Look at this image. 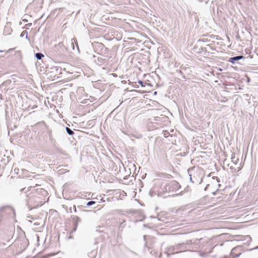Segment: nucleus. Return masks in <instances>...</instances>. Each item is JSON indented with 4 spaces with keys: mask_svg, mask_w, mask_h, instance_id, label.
I'll return each instance as SVG.
<instances>
[{
    "mask_svg": "<svg viewBox=\"0 0 258 258\" xmlns=\"http://www.w3.org/2000/svg\"><path fill=\"white\" fill-rule=\"evenodd\" d=\"M26 205L29 210H32L34 208H37L41 205L40 197H38L37 195L29 193L27 196V199L26 200Z\"/></svg>",
    "mask_w": 258,
    "mask_h": 258,
    "instance_id": "1",
    "label": "nucleus"
},
{
    "mask_svg": "<svg viewBox=\"0 0 258 258\" xmlns=\"http://www.w3.org/2000/svg\"><path fill=\"white\" fill-rule=\"evenodd\" d=\"M180 187L178 182L172 180L165 182L162 185L161 188L163 192L172 193L176 191Z\"/></svg>",
    "mask_w": 258,
    "mask_h": 258,
    "instance_id": "2",
    "label": "nucleus"
},
{
    "mask_svg": "<svg viewBox=\"0 0 258 258\" xmlns=\"http://www.w3.org/2000/svg\"><path fill=\"white\" fill-rule=\"evenodd\" d=\"M192 240H187L185 243H178L175 246V253L181 252L186 250H188L190 248L187 247V245L192 244Z\"/></svg>",
    "mask_w": 258,
    "mask_h": 258,
    "instance_id": "3",
    "label": "nucleus"
},
{
    "mask_svg": "<svg viewBox=\"0 0 258 258\" xmlns=\"http://www.w3.org/2000/svg\"><path fill=\"white\" fill-rule=\"evenodd\" d=\"M4 214L11 216H14L15 215V210L12 207L6 206L0 209V216H2Z\"/></svg>",
    "mask_w": 258,
    "mask_h": 258,
    "instance_id": "4",
    "label": "nucleus"
},
{
    "mask_svg": "<svg viewBox=\"0 0 258 258\" xmlns=\"http://www.w3.org/2000/svg\"><path fill=\"white\" fill-rule=\"evenodd\" d=\"M71 218L73 221V229L72 230V232H73L76 231L78 223L81 221V219L77 216H71Z\"/></svg>",
    "mask_w": 258,
    "mask_h": 258,
    "instance_id": "5",
    "label": "nucleus"
},
{
    "mask_svg": "<svg viewBox=\"0 0 258 258\" xmlns=\"http://www.w3.org/2000/svg\"><path fill=\"white\" fill-rule=\"evenodd\" d=\"M243 58V55H237L229 58L228 61L232 64H235L237 61H238Z\"/></svg>",
    "mask_w": 258,
    "mask_h": 258,
    "instance_id": "6",
    "label": "nucleus"
},
{
    "mask_svg": "<svg viewBox=\"0 0 258 258\" xmlns=\"http://www.w3.org/2000/svg\"><path fill=\"white\" fill-rule=\"evenodd\" d=\"M96 62L98 64L102 65L104 63H107L108 60L106 59H105L102 57L99 56L97 58V60Z\"/></svg>",
    "mask_w": 258,
    "mask_h": 258,
    "instance_id": "7",
    "label": "nucleus"
},
{
    "mask_svg": "<svg viewBox=\"0 0 258 258\" xmlns=\"http://www.w3.org/2000/svg\"><path fill=\"white\" fill-rule=\"evenodd\" d=\"M166 253H167L168 255L176 253L175 246H170L169 247H168L166 251Z\"/></svg>",
    "mask_w": 258,
    "mask_h": 258,
    "instance_id": "8",
    "label": "nucleus"
},
{
    "mask_svg": "<svg viewBox=\"0 0 258 258\" xmlns=\"http://www.w3.org/2000/svg\"><path fill=\"white\" fill-rule=\"evenodd\" d=\"M242 250V246H237L235 247H234L231 252V254H233L235 253L236 252L240 251Z\"/></svg>",
    "mask_w": 258,
    "mask_h": 258,
    "instance_id": "9",
    "label": "nucleus"
},
{
    "mask_svg": "<svg viewBox=\"0 0 258 258\" xmlns=\"http://www.w3.org/2000/svg\"><path fill=\"white\" fill-rule=\"evenodd\" d=\"M242 240L245 241L246 243H249L251 241V238L249 235H246L243 237V238L242 239Z\"/></svg>",
    "mask_w": 258,
    "mask_h": 258,
    "instance_id": "10",
    "label": "nucleus"
},
{
    "mask_svg": "<svg viewBox=\"0 0 258 258\" xmlns=\"http://www.w3.org/2000/svg\"><path fill=\"white\" fill-rule=\"evenodd\" d=\"M35 56L38 60H40L43 56L44 55L40 52L35 53Z\"/></svg>",
    "mask_w": 258,
    "mask_h": 258,
    "instance_id": "11",
    "label": "nucleus"
},
{
    "mask_svg": "<svg viewBox=\"0 0 258 258\" xmlns=\"http://www.w3.org/2000/svg\"><path fill=\"white\" fill-rule=\"evenodd\" d=\"M66 130L67 133L70 136H72L74 134V132L68 127H66Z\"/></svg>",
    "mask_w": 258,
    "mask_h": 258,
    "instance_id": "12",
    "label": "nucleus"
},
{
    "mask_svg": "<svg viewBox=\"0 0 258 258\" xmlns=\"http://www.w3.org/2000/svg\"><path fill=\"white\" fill-rule=\"evenodd\" d=\"M71 41H72V44L73 45V49H74V42H75L76 43V46H77V48L78 49L79 48V46H78V43L77 42V40H75V38H73V39H72Z\"/></svg>",
    "mask_w": 258,
    "mask_h": 258,
    "instance_id": "13",
    "label": "nucleus"
},
{
    "mask_svg": "<svg viewBox=\"0 0 258 258\" xmlns=\"http://www.w3.org/2000/svg\"><path fill=\"white\" fill-rule=\"evenodd\" d=\"M11 83V80H7L5 81V82H4V83H2V86H5V85H8L10 84Z\"/></svg>",
    "mask_w": 258,
    "mask_h": 258,
    "instance_id": "14",
    "label": "nucleus"
},
{
    "mask_svg": "<svg viewBox=\"0 0 258 258\" xmlns=\"http://www.w3.org/2000/svg\"><path fill=\"white\" fill-rule=\"evenodd\" d=\"M95 204V202L93 201H89L87 204L86 205L87 207L91 206Z\"/></svg>",
    "mask_w": 258,
    "mask_h": 258,
    "instance_id": "15",
    "label": "nucleus"
},
{
    "mask_svg": "<svg viewBox=\"0 0 258 258\" xmlns=\"http://www.w3.org/2000/svg\"><path fill=\"white\" fill-rule=\"evenodd\" d=\"M25 35H26V38H28V33L27 31H23L21 34V37H23Z\"/></svg>",
    "mask_w": 258,
    "mask_h": 258,
    "instance_id": "16",
    "label": "nucleus"
},
{
    "mask_svg": "<svg viewBox=\"0 0 258 258\" xmlns=\"http://www.w3.org/2000/svg\"><path fill=\"white\" fill-rule=\"evenodd\" d=\"M57 46L58 47H59L60 48H61L62 50H63V48L64 49H66V48L63 45V42H59L58 45H57Z\"/></svg>",
    "mask_w": 258,
    "mask_h": 258,
    "instance_id": "17",
    "label": "nucleus"
},
{
    "mask_svg": "<svg viewBox=\"0 0 258 258\" xmlns=\"http://www.w3.org/2000/svg\"><path fill=\"white\" fill-rule=\"evenodd\" d=\"M190 172H191V171H190V170H188V174H189V177H190V181L191 182H192V183H195V180H194L192 179V177H191L192 175H191V174L190 173Z\"/></svg>",
    "mask_w": 258,
    "mask_h": 258,
    "instance_id": "18",
    "label": "nucleus"
},
{
    "mask_svg": "<svg viewBox=\"0 0 258 258\" xmlns=\"http://www.w3.org/2000/svg\"><path fill=\"white\" fill-rule=\"evenodd\" d=\"M32 188V186H30L29 187L28 190H27L26 191H25V188H22L20 191L21 192H23L24 191V192H27L28 190H29L31 188Z\"/></svg>",
    "mask_w": 258,
    "mask_h": 258,
    "instance_id": "19",
    "label": "nucleus"
},
{
    "mask_svg": "<svg viewBox=\"0 0 258 258\" xmlns=\"http://www.w3.org/2000/svg\"><path fill=\"white\" fill-rule=\"evenodd\" d=\"M200 255L201 257H206L207 256V254L206 253H200Z\"/></svg>",
    "mask_w": 258,
    "mask_h": 258,
    "instance_id": "20",
    "label": "nucleus"
},
{
    "mask_svg": "<svg viewBox=\"0 0 258 258\" xmlns=\"http://www.w3.org/2000/svg\"><path fill=\"white\" fill-rule=\"evenodd\" d=\"M138 83L141 85L142 86H144V85H143L144 84V82L142 81H141V80H139L138 81Z\"/></svg>",
    "mask_w": 258,
    "mask_h": 258,
    "instance_id": "21",
    "label": "nucleus"
},
{
    "mask_svg": "<svg viewBox=\"0 0 258 258\" xmlns=\"http://www.w3.org/2000/svg\"><path fill=\"white\" fill-rule=\"evenodd\" d=\"M124 222V221H123L122 222H121L120 224V226H119V228H123L124 227V225L123 224V223Z\"/></svg>",
    "mask_w": 258,
    "mask_h": 258,
    "instance_id": "22",
    "label": "nucleus"
},
{
    "mask_svg": "<svg viewBox=\"0 0 258 258\" xmlns=\"http://www.w3.org/2000/svg\"><path fill=\"white\" fill-rule=\"evenodd\" d=\"M40 192H45V193L47 192V191L46 190H44L43 189H40Z\"/></svg>",
    "mask_w": 258,
    "mask_h": 258,
    "instance_id": "23",
    "label": "nucleus"
},
{
    "mask_svg": "<svg viewBox=\"0 0 258 258\" xmlns=\"http://www.w3.org/2000/svg\"><path fill=\"white\" fill-rule=\"evenodd\" d=\"M210 0H207V1H204L203 2H204L205 4V5H207L208 3L209 2Z\"/></svg>",
    "mask_w": 258,
    "mask_h": 258,
    "instance_id": "24",
    "label": "nucleus"
},
{
    "mask_svg": "<svg viewBox=\"0 0 258 258\" xmlns=\"http://www.w3.org/2000/svg\"><path fill=\"white\" fill-rule=\"evenodd\" d=\"M258 249V245L257 246H256L255 247L253 248H251L249 249L250 251H251L253 249Z\"/></svg>",
    "mask_w": 258,
    "mask_h": 258,
    "instance_id": "25",
    "label": "nucleus"
},
{
    "mask_svg": "<svg viewBox=\"0 0 258 258\" xmlns=\"http://www.w3.org/2000/svg\"><path fill=\"white\" fill-rule=\"evenodd\" d=\"M18 171H19V169L15 168V169H14V171H15L16 173H18Z\"/></svg>",
    "mask_w": 258,
    "mask_h": 258,
    "instance_id": "26",
    "label": "nucleus"
},
{
    "mask_svg": "<svg viewBox=\"0 0 258 258\" xmlns=\"http://www.w3.org/2000/svg\"><path fill=\"white\" fill-rule=\"evenodd\" d=\"M234 158H235V155L233 154V155H232V156L231 159H232V161H233L234 163V161H233V159H234Z\"/></svg>",
    "mask_w": 258,
    "mask_h": 258,
    "instance_id": "27",
    "label": "nucleus"
},
{
    "mask_svg": "<svg viewBox=\"0 0 258 258\" xmlns=\"http://www.w3.org/2000/svg\"><path fill=\"white\" fill-rule=\"evenodd\" d=\"M182 195V191L180 192L178 194L174 195V196Z\"/></svg>",
    "mask_w": 258,
    "mask_h": 258,
    "instance_id": "28",
    "label": "nucleus"
},
{
    "mask_svg": "<svg viewBox=\"0 0 258 258\" xmlns=\"http://www.w3.org/2000/svg\"><path fill=\"white\" fill-rule=\"evenodd\" d=\"M74 208L75 209L74 211L76 212L77 211V210H76V208L75 206H74Z\"/></svg>",
    "mask_w": 258,
    "mask_h": 258,
    "instance_id": "29",
    "label": "nucleus"
},
{
    "mask_svg": "<svg viewBox=\"0 0 258 258\" xmlns=\"http://www.w3.org/2000/svg\"><path fill=\"white\" fill-rule=\"evenodd\" d=\"M200 3L203 2L204 0H198Z\"/></svg>",
    "mask_w": 258,
    "mask_h": 258,
    "instance_id": "30",
    "label": "nucleus"
},
{
    "mask_svg": "<svg viewBox=\"0 0 258 258\" xmlns=\"http://www.w3.org/2000/svg\"><path fill=\"white\" fill-rule=\"evenodd\" d=\"M31 25H32V24H31V23H29V24H28L27 25H28V26H31Z\"/></svg>",
    "mask_w": 258,
    "mask_h": 258,
    "instance_id": "31",
    "label": "nucleus"
},
{
    "mask_svg": "<svg viewBox=\"0 0 258 258\" xmlns=\"http://www.w3.org/2000/svg\"><path fill=\"white\" fill-rule=\"evenodd\" d=\"M145 238H146V236H145V235H144V240H145Z\"/></svg>",
    "mask_w": 258,
    "mask_h": 258,
    "instance_id": "32",
    "label": "nucleus"
}]
</instances>
